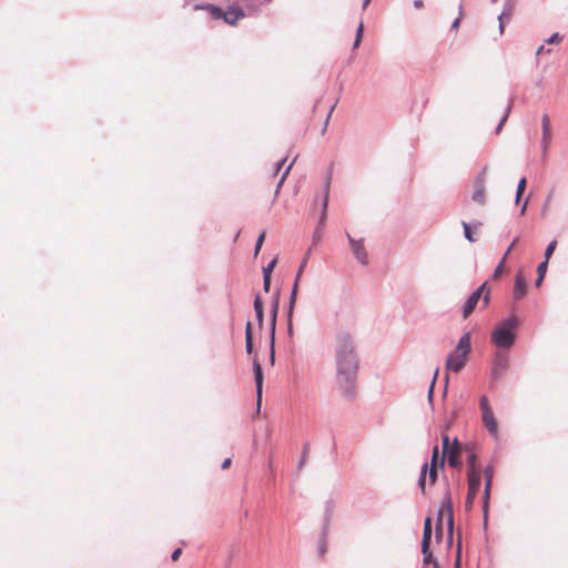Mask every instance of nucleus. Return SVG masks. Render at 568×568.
<instances>
[{
    "label": "nucleus",
    "instance_id": "aec40b11",
    "mask_svg": "<svg viewBox=\"0 0 568 568\" xmlns=\"http://www.w3.org/2000/svg\"><path fill=\"white\" fill-rule=\"evenodd\" d=\"M245 347H246L247 353H252L253 336H252V324L250 322L246 323V327H245Z\"/></svg>",
    "mask_w": 568,
    "mask_h": 568
},
{
    "label": "nucleus",
    "instance_id": "a19ab883",
    "mask_svg": "<svg viewBox=\"0 0 568 568\" xmlns=\"http://www.w3.org/2000/svg\"><path fill=\"white\" fill-rule=\"evenodd\" d=\"M438 372H439V369H438V368H436V369H435V374H434V377H433V381H432V385H430V390H429V394H432V392H433V387H434V385H435V382H436V379H437V376H438Z\"/></svg>",
    "mask_w": 568,
    "mask_h": 568
},
{
    "label": "nucleus",
    "instance_id": "6e6d98bb",
    "mask_svg": "<svg viewBox=\"0 0 568 568\" xmlns=\"http://www.w3.org/2000/svg\"><path fill=\"white\" fill-rule=\"evenodd\" d=\"M545 50V47L544 45H540L537 50V54H540L541 52H544Z\"/></svg>",
    "mask_w": 568,
    "mask_h": 568
},
{
    "label": "nucleus",
    "instance_id": "1a4fd4ad",
    "mask_svg": "<svg viewBox=\"0 0 568 568\" xmlns=\"http://www.w3.org/2000/svg\"><path fill=\"white\" fill-rule=\"evenodd\" d=\"M486 176L485 170L479 173L474 182L473 201L484 205L486 203Z\"/></svg>",
    "mask_w": 568,
    "mask_h": 568
},
{
    "label": "nucleus",
    "instance_id": "f03ea898",
    "mask_svg": "<svg viewBox=\"0 0 568 568\" xmlns=\"http://www.w3.org/2000/svg\"><path fill=\"white\" fill-rule=\"evenodd\" d=\"M470 349V334L465 333L459 338L456 348L447 357V371L459 372L465 366Z\"/></svg>",
    "mask_w": 568,
    "mask_h": 568
},
{
    "label": "nucleus",
    "instance_id": "423d86ee",
    "mask_svg": "<svg viewBox=\"0 0 568 568\" xmlns=\"http://www.w3.org/2000/svg\"><path fill=\"white\" fill-rule=\"evenodd\" d=\"M445 519L447 521L448 532L452 536L453 529H454V515H453V506H452V501H450L449 497L444 499V501L442 503V505L439 507L438 514H437V518H436L437 535H442L443 523Z\"/></svg>",
    "mask_w": 568,
    "mask_h": 568
},
{
    "label": "nucleus",
    "instance_id": "2f4dec72",
    "mask_svg": "<svg viewBox=\"0 0 568 568\" xmlns=\"http://www.w3.org/2000/svg\"><path fill=\"white\" fill-rule=\"evenodd\" d=\"M292 165H293V162L287 166V169H286V170H285V172L283 173V175H282V178H281L280 182L277 183V187H276V192H275L276 194L278 193V191H280V189H281L282 184L284 183V181H285L286 176L288 175V173H290V170H291Z\"/></svg>",
    "mask_w": 568,
    "mask_h": 568
},
{
    "label": "nucleus",
    "instance_id": "0eeeda50",
    "mask_svg": "<svg viewBox=\"0 0 568 568\" xmlns=\"http://www.w3.org/2000/svg\"><path fill=\"white\" fill-rule=\"evenodd\" d=\"M479 407L481 410V420L484 426L487 428V430L494 435L497 436L498 434V423L495 418L493 408L489 404L488 397L486 395H483L479 400Z\"/></svg>",
    "mask_w": 568,
    "mask_h": 568
},
{
    "label": "nucleus",
    "instance_id": "a18cd8bd",
    "mask_svg": "<svg viewBox=\"0 0 568 568\" xmlns=\"http://www.w3.org/2000/svg\"><path fill=\"white\" fill-rule=\"evenodd\" d=\"M414 7H415L416 9H422V8L424 7V2H423V0H415V1H414Z\"/></svg>",
    "mask_w": 568,
    "mask_h": 568
},
{
    "label": "nucleus",
    "instance_id": "49530a36",
    "mask_svg": "<svg viewBox=\"0 0 568 568\" xmlns=\"http://www.w3.org/2000/svg\"><path fill=\"white\" fill-rule=\"evenodd\" d=\"M518 243V239L516 237L513 243L510 244V246L508 247L507 252L505 253V255L507 256L509 254V252L514 248V246Z\"/></svg>",
    "mask_w": 568,
    "mask_h": 568
},
{
    "label": "nucleus",
    "instance_id": "ea45409f",
    "mask_svg": "<svg viewBox=\"0 0 568 568\" xmlns=\"http://www.w3.org/2000/svg\"><path fill=\"white\" fill-rule=\"evenodd\" d=\"M332 111L333 109L329 110V112L327 113L326 118H325V121H324V128H323V133L325 132L327 125H328V121H329V118H331V114H332Z\"/></svg>",
    "mask_w": 568,
    "mask_h": 568
},
{
    "label": "nucleus",
    "instance_id": "393cba45",
    "mask_svg": "<svg viewBox=\"0 0 568 568\" xmlns=\"http://www.w3.org/2000/svg\"><path fill=\"white\" fill-rule=\"evenodd\" d=\"M527 184L526 178L520 179L518 185H517V192H516V201L518 202L523 193L525 192Z\"/></svg>",
    "mask_w": 568,
    "mask_h": 568
},
{
    "label": "nucleus",
    "instance_id": "79ce46f5",
    "mask_svg": "<svg viewBox=\"0 0 568 568\" xmlns=\"http://www.w3.org/2000/svg\"><path fill=\"white\" fill-rule=\"evenodd\" d=\"M459 565H460V541L458 542L456 568H459Z\"/></svg>",
    "mask_w": 568,
    "mask_h": 568
},
{
    "label": "nucleus",
    "instance_id": "8fccbe9b",
    "mask_svg": "<svg viewBox=\"0 0 568 568\" xmlns=\"http://www.w3.org/2000/svg\"><path fill=\"white\" fill-rule=\"evenodd\" d=\"M193 10H204L205 11V3L203 4H194Z\"/></svg>",
    "mask_w": 568,
    "mask_h": 568
},
{
    "label": "nucleus",
    "instance_id": "9d476101",
    "mask_svg": "<svg viewBox=\"0 0 568 568\" xmlns=\"http://www.w3.org/2000/svg\"><path fill=\"white\" fill-rule=\"evenodd\" d=\"M348 241L355 257L364 265L368 263L367 252L363 244V240L356 241L348 235Z\"/></svg>",
    "mask_w": 568,
    "mask_h": 568
},
{
    "label": "nucleus",
    "instance_id": "58836bf2",
    "mask_svg": "<svg viewBox=\"0 0 568 568\" xmlns=\"http://www.w3.org/2000/svg\"><path fill=\"white\" fill-rule=\"evenodd\" d=\"M181 554H182V549H181V548L175 549V550L172 552V556H171V557H172V560H173V561L179 560V558H180Z\"/></svg>",
    "mask_w": 568,
    "mask_h": 568
},
{
    "label": "nucleus",
    "instance_id": "ddd939ff",
    "mask_svg": "<svg viewBox=\"0 0 568 568\" xmlns=\"http://www.w3.org/2000/svg\"><path fill=\"white\" fill-rule=\"evenodd\" d=\"M245 14L241 8H230L226 11H223L222 18L226 23L235 26L237 21L244 18Z\"/></svg>",
    "mask_w": 568,
    "mask_h": 568
},
{
    "label": "nucleus",
    "instance_id": "4be33fe9",
    "mask_svg": "<svg viewBox=\"0 0 568 568\" xmlns=\"http://www.w3.org/2000/svg\"><path fill=\"white\" fill-rule=\"evenodd\" d=\"M205 11L213 18V19H221L223 10L219 7L212 4V3H205Z\"/></svg>",
    "mask_w": 568,
    "mask_h": 568
},
{
    "label": "nucleus",
    "instance_id": "c03bdc74",
    "mask_svg": "<svg viewBox=\"0 0 568 568\" xmlns=\"http://www.w3.org/2000/svg\"><path fill=\"white\" fill-rule=\"evenodd\" d=\"M231 458H226L223 463H222V469H227L230 466H231Z\"/></svg>",
    "mask_w": 568,
    "mask_h": 568
},
{
    "label": "nucleus",
    "instance_id": "c9c22d12",
    "mask_svg": "<svg viewBox=\"0 0 568 568\" xmlns=\"http://www.w3.org/2000/svg\"><path fill=\"white\" fill-rule=\"evenodd\" d=\"M270 286H271V277H268L267 275L263 276V287H264V291L268 292L270 291Z\"/></svg>",
    "mask_w": 568,
    "mask_h": 568
},
{
    "label": "nucleus",
    "instance_id": "39448f33",
    "mask_svg": "<svg viewBox=\"0 0 568 568\" xmlns=\"http://www.w3.org/2000/svg\"><path fill=\"white\" fill-rule=\"evenodd\" d=\"M490 290L487 283L481 284L466 301L463 310L464 318H467L476 308L479 300L483 297V307H487L489 304Z\"/></svg>",
    "mask_w": 568,
    "mask_h": 568
},
{
    "label": "nucleus",
    "instance_id": "cd10ccee",
    "mask_svg": "<svg viewBox=\"0 0 568 568\" xmlns=\"http://www.w3.org/2000/svg\"><path fill=\"white\" fill-rule=\"evenodd\" d=\"M506 258H507L506 255H504V257L501 258L499 265L496 267V270L494 272V275H493L494 278H498L500 276V274L504 272V266H505Z\"/></svg>",
    "mask_w": 568,
    "mask_h": 568
},
{
    "label": "nucleus",
    "instance_id": "f8f14e48",
    "mask_svg": "<svg viewBox=\"0 0 568 568\" xmlns=\"http://www.w3.org/2000/svg\"><path fill=\"white\" fill-rule=\"evenodd\" d=\"M254 377L256 383V397L257 405H261L262 402V392H263V372L261 364L257 361L253 362Z\"/></svg>",
    "mask_w": 568,
    "mask_h": 568
},
{
    "label": "nucleus",
    "instance_id": "5701e85b",
    "mask_svg": "<svg viewBox=\"0 0 568 568\" xmlns=\"http://www.w3.org/2000/svg\"><path fill=\"white\" fill-rule=\"evenodd\" d=\"M508 358L504 354H498L495 359V368L494 372L496 373L497 369L504 371L507 367Z\"/></svg>",
    "mask_w": 568,
    "mask_h": 568
},
{
    "label": "nucleus",
    "instance_id": "473e14b6",
    "mask_svg": "<svg viewBox=\"0 0 568 568\" xmlns=\"http://www.w3.org/2000/svg\"><path fill=\"white\" fill-rule=\"evenodd\" d=\"M547 267H548V261L547 260H545L542 263H540L538 265L537 272H538V275H540V277H545V274L547 272Z\"/></svg>",
    "mask_w": 568,
    "mask_h": 568
},
{
    "label": "nucleus",
    "instance_id": "c756f323",
    "mask_svg": "<svg viewBox=\"0 0 568 568\" xmlns=\"http://www.w3.org/2000/svg\"><path fill=\"white\" fill-rule=\"evenodd\" d=\"M463 227H464V232H465V236H466V239H467L468 241H470V242H475V241H476V239L473 236V233H471V231H470V226H469V224H468V223H466V222H463Z\"/></svg>",
    "mask_w": 568,
    "mask_h": 568
},
{
    "label": "nucleus",
    "instance_id": "4468645a",
    "mask_svg": "<svg viewBox=\"0 0 568 568\" xmlns=\"http://www.w3.org/2000/svg\"><path fill=\"white\" fill-rule=\"evenodd\" d=\"M527 293V284L526 280L523 276L521 273H518L515 278V287H514V298L520 300L523 298Z\"/></svg>",
    "mask_w": 568,
    "mask_h": 568
},
{
    "label": "nucleus",
    "instance_id": "412c9836",
    "mask_svg": "<svg viewBox=\"0 0 568 568\" xmlns=\"http://www.w3.org/2000/svg\"><path fill=\"white\" fill-rule=\"evenodd\" d=\"M254 310H255V313H256V318L258 321V324L262 326L263 325V316H264V314H263V304H262L260 295L255 296Z\"/></svg>",
    "mask_w": 568,
    "mask_h": 568
},
{
    "label": "nucleus",
    "instance_id": "a878e982",
    "mask_svg": "<svg viewBox=\"0 0 568 568\" xmlns=\"http://www.w3.org/2000/svg\"><path fill=\"white\" fill-rule=\"evenodd\" d=\"M557 247V241L554 240L551 241L548 246L546 247V251H545V260L549 261L550 256L552 255V253L555 252Z\"/></svg>",
    "mask_w": 568,
    "mask_h": 568
},
{
    "label": "nucleus",
    "instance_id": "6e6552de",
    "mask_svg": "<svg viewBox=\"0 0 568 568\" xmlns=\"http://www.w3.org/2000/svg\"><path fill=\"white\" fill-rule=\"evenodd\" d=\"M443 449L444 455H447L448 465L453 468H459L462 466L460 453L462 446L457 438L449 444L448 435L443 436Z\"/></svg>",
    "mask_w": 568,
    "mask_h": 568
},
{
    "label": "nucleus",
    "instance_id": "f704fd0d",
    "mask_svg": "<svg viewBox=\"0 0 568 568\" xmlns=\"http://www.w3.org/2000/svg\"><path fill=\"white\" fill-rule=\"evenodd\" d=\"M561 41V37L558 33H554L549 39H547V43H559Z\"/></svg>",
    "mask_w": 568,
    "mask_h": 568
},
{
    "label": "nucleus",
    "instance_id": "5fc2aeb1",
    "mask_svg": "<svg viewBox=\"0 0 568 568\" xmlns=\"http://www.w3.org/2000/svg\"><path fill=\"white\" fill-rule=\"evenodd\" d=\"M372 0H364L363 2V9H366L367 6L371 3Z\"/></svg>",
    "mask_w": 568,
    "mask_h": 568
},
{
    "label": "nucleus",
    "instance_id": "3c124183",
    "mask_svg": "<svg viewBox=\"0 0 568 568\" xmlns=\"http://www.w3.org/2000/svg\"><path fill=\"white\" fill-rule=\"evenodd\" d=\"M498 19H499V34H503V32H504V24H503V21H501V16H499Z\"/></svg>",
    "mask_w": 568,
    "mask_h": 568
},
{
    "label": "nucleus",
    "instance_id": "a211bd4d",
    "mask_svg": "<svg viewBox=\"0 0 568 568\" xmlns=\"http://www.w3.org/2000/svg\"><path fill=\"white\" fill-rule=\"evenodd\" d=\"M465 452L467 453L468 471H479L476 466L477 455L475 454L474 448L471 446H466Z\"/></svg>",
    "mask_w": 568,
    "mask_h": 568
},
{
    "label": "nucleus",
    "instance_id": "c85d7f7f",
    "mask_svg": "<svg viewBox=\"0 0 568 568\" xmlns=\"http://www.w3.org/2000/svg\"><path fill=\"white\" fill-rule=\"evenodd\" d=\"M363 30H364V26L361 22L358 28H357L356 38H355V42H354V48L359 45V43L362 41V37H363Z\"/></svg>",
    "mask_w": 568,
    "mask_h": 568
},
{
    "label": "nucleus",
    "instance_id": "de8ad7c7",
    "mask_svg": "<svg viewBox=\"0 0 568 568\" xmlns=\"http://www.w3.org/2000/svg\"><path fill=\"white\" fill-rule=\"evenodd\" d=\"M284 162H285V160H284V159L277 162V164H276V170H275V172H274V175H276V174H277V172L281 170V168H282V165L284 164Z\"/></svg>",
    "mask_w": 568,
    "mask_h": 568
},
{
    "label": "nucleus",
    "instance_id": "e433bc0d",
    "mask_svg": "<svg viewBox=\"0 0 568 568\" xmlns=\"http://www.w3.org/2000/svg\"><path fill=\"white\" fill-rule=\"evenodd\" d=\"M477 494H474L471 491L468 490L467 493V497H466V504L467 506H471V504L474 503V499L476 497Z\"/></svg>",
    "mask_w": 568,
    "mask_h": 568
},
{
    "label": "nucleus",
    "instance_id": "20e7f679",
    "mask_svg": "<svg viewBox=\"0 0 568 568\" xmlns=\"http://www.w3.org/2000/svg\"><path fill=\"white\" fill-rule=\"evenodd\" d=\"M444 465H445V455L443 454L442 456H439L438 447L435 446L433 448V453H432L430 466H429V468H428L427 464H425L423 466L420 477L418 480V485H419L423 494H425L427 470H428L429 483H430V485H434L437 479V468L438 467L443 468Z\"/></svg>",
    "mask_w": 568,
    "mask_h": 568
},
{
    "label": "nucleus",
    "instance_id": "9b49d317",
    "mask_svg": "<svg viewBox=\"0 0 568 568\" xmlns=\"http://www.w3.org/2000/svg\"><path fill=\"white\" fill-rule=\"evenodd\" d=\"M485 476V491H484V511L487 513L488 501L490 496V488L493 483L494 470L493 467L488 466L484 470Z\"/></svg>",
    "mask_w": 568,
    "mask_h": 568
},
{
    "label": "nucleus",
    "instance_id": "37998d69",
    "mask_svg": "<svg viewBox=\"0 0 568 568\" xmlns=\"http://www.w3.org/2000/svg\"><path fill=\"white\" fill-rule=\"evenodd\" d=\"M507 112H509V109L507 110ZM507 115H508V113H506V114L504 115V118L501 119V121H500V123H499V125H498V128H497V130H496V131H497V133H499V131L501 130V126L504 125V123H505V121H506V119H507Z\"/></svg>",
    "mask_w": 568,
    "mask_h": 568
},
{
    "label": "nucleus",
    "instance_id": "864d4df0",
    "mask_svg": "<svg viewBox=\"0 0 568 568\" xmlns=\"http://www.w3.org/2000/svg\"><path fill=\"white\" fill-rule=\"evenodd\" d=\"M542 281H544V277H540V275H538V278L536 280V286H540Z\"/></svg>",
    "mask_w": 568,
    "mask_h": 568
},
{
    "label": "nucleus",
    "instance_id": "72a5a7b5",
    "mask_svg": "<svg viewBox=\"0 0 568 568\" xmlns=\"http://www.w3.org/2000/svg\"><path fill=\"white\" fill-rule=\"evenodd\" d=\"M327 204H328V192L326 191V194H325V197H324V203H323V212H322L321 222H323L325 220Z\"/></svg>",
    "mask_w": 568,
    "mask_h": 568
},
{
    "label": "nucleus",
    "instance_id": "f257e3e1",
    "mask_svg": "<svg viewBox=\"0 0 568 568\" xmlns=\"http://www.w3.org/2000/svg\"><path fill=\"white\" fill-rule=\"evenodd\" d=\"M336 384L344 396L355 394L359 358L348 332L339 331L335 337Z\"/></svg>",
    "mask_w": 568,
    "mask_h": 568
},
{
    "label": "nucleus",
    "instance_id": "09e8293b",
    "mask_svg": "<svg viewBox=\"0 0 568 568\" xmlns=\"http://www.w3.org/2000/svg\"><path fill=\"white\" fill-rule=\"evenodd\" d=\"M552 195H554V192H549L548 196H547V200H546V203H545V206H544V210L546 209V206L550 203L551 199H552Z\"/></svg>",
    "mask_w": 568,
    "mask_h": 568
},
{
    "label": "nucleus",
    "instance_id": "6ab92c4d",
    "mask_svg": "<svg viewBox=\"0 0 568 568\" xmlns=\"http://www.w3.org/2000/svg\"><path fill=\"white\" fill-rule=\"evenodd\" d=\"M422 554H423V567L424 568H427L428 565H433V568H439L438 564L434 559L433 554L429 548H427V549L422 548Z\"/></svg>",
    "mask_w": 568,
    "mask_h": 568
},
{
    "label": "nucleus",
    "instance_id": "7c9ffc66",
    "mask_svg": "<svg viewBox=\"0 0 568 568\" xmlns=\"http://www.w3.org/2000/svg\"><path fill=\"white\" fill-rule=\"evenodd\" d=\"M264 240H265V232H262L260 234V236L257 237V241H256V244H255V255L258 254L263 243H264Z\"/></svg>",
    "mask_w": 568,
    "mask_h": 568
},
{
    "label": "nucleus",
    "instance_id": "4c0bfd02",
    "mask_svg": "<svg viewBox=\"0 0 568 568\" xmlns=\"http://www.w3.org/2000/svg\"><path fill=\"white\" fill-rule=\"evenodd\" d=\"M276 313H277V304L274 305L273 312H272V331L275 329V322H276Z\"/></svg>",
    "mask_w": 568,
    "mask_h": 568
},
{
    "label": "nucleus",
    "instance_id": "4d7b16f0",
    "mask_svg": "<svg viewBox=\"0 0 568 568\" xmlns=\"http://www.w3.org/2000/svg\"><path fill=\"white\" fill-rule=\"evenodd\" d=\"M526 205H527V202L524 204V206H523V209H521V213H524V212H525V210H526Z\"/></svg>",
    "mask_w": 568,
    "mask_h": 568
},
{
    "label": "nucleus",
    "instance_id": "2eb2a0df",
    "mask_svg": "<svg viewBox=\"0 0 568 568\" xmlns=\"http://www.w3.org/2000/svg\"><path fill=\"white\" fill-rule=\"evenodd\" d=\"M468 477V490L477 494L480 487V473L479 471H467Z\"/></svg>",
    "mask_w": 568,
    "mask_h": 568
},
{
    "label": "nucleus",
    "instance_id": "f3484780",
    "mask_svg": "<svg viewBox=\"0 0 568 568\" xmlns=\"http://www.w3.org/2000/svg\"><path fill=\"white\" fill-rule=\"evenodd\" d=\"M430 538H432V520L429 517L425 519L424 530H423V539H422V548L427 549L430 548Z\"/></svg>",
    "mask_w": 568,
    "mask_h": 568
},
{
    "label": "nucleus",
    "instance_id": "bb28decb",
    "mask_svg": "<svg viewBox=\"0 0 568 568\" xmlns=\"http://www.w3.org/2000/svg\"><path fill=\"white\" fill-rule=\"evenodd\" d=\"M276 263H277V260H276V258H273V260L267 264V266H265V267L263 268V276H266V275H267L268 277H271V274H272V272H273L274 267L276 266Z\"/></svg>",
    "mask_w": 568,
    "mask_h": 568
},
{
    "label": "nucleus",
    "instance_id": "b1692460",
    "mask_svg": "<svg viewBox=\"0 0 568 568\" xmlns=\"http://www.w3.org/2000/svg\"><path fill=\"white\" fill-rule=\"evenodd\" d=\"M306 263H307V260L305 258V260L302 262V264H301V266H300V270H298V272H297L296 280H295V284H294V287H293V291H292V296H291V302H292V303H294V301H295L296 293H297V282H298V280H300V277H301V274H302V272H303V270H304V267H305Z\"/></svg>",
    "mask_w": 568,
    "mask_h": 568
},
{
    "label": "nucleus",
    "instance_id": "603ef678",
    "mask_svg": "<svg viewBox=\"0 0 568 568\" xmlns=\"http://www.w3.org/2000/svg\"><path fill=\"white\" fill-rule=\"evenodd\" d=\"M459 23H460V18L458 17L457 19H455V21L453 22V28L454 29H457L459 27Z\"/></svg>",
    "mask_w": 568,
    "mask_h": 568
},
{
    "label": "nucleus",
    "instance_id": "7ed1b4c3",
    "mask_svg": "<svg viewBox=\"0 0 568 568\" xmlns=\"http://www.w3.org/2000/svg\"><path fill=\"white\" fill-rule=\"evenodd\" d=\"M516 316H511L501 322L491 334V341L497 347L509 348L515 343L514 329L517 327Z\"/></svg>",
    "mask_w": 568,
    "mask_h": 568
},
{
    "label": "nucleus",
    "instance_id": "dca6fc26",
    "mask_svg": "<svg viewBox=\"0 0 568 568\" xmlns=\"http://www.w3.org/2000/svg\"><path fill=\"white\" fill-rule=\"evenodd\" d=\"M541 125H542V144H544V149H546L551 139L550 120L547 114L542 115Z\"/></svg>",
    "mask_w": 568,
    "mask_h": 568
}]
</instances>
